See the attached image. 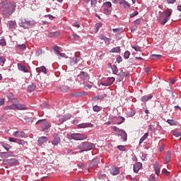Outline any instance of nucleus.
<instances>
[{
	"instance_id": "c03bdc74",
	"label": "nucleus",
	"mask_w": 181,
	"mask_h": 181,
	"mask_svg": "<svg viewBox=\"0 0 181 181\" xmlns=\"http://www.w3.org/2000/svg\"><path fill=\"white\" fill-rule=\"evenodd\" d=\"M139 14V13L137 11H134L133 13H131L130 15H129V16H130V18H134V16H138Z\"/></svg>"
},
{
	"instance_id": "e2e57ef3",
	"label": "nucleus",
	"mask_w": 181,
	"mask_h": 181,
	"mask_svg": "<svg viewBox=\"0 0 181 181\" xmlns=\"http://www.w3.org/2000/svg\"><path fill=\"white\" fill-rule=\"evenodd\" d=\"M117 63H121V62H122V57H118L117 58Z\"/></svg>"
},
{
	"instance_id": "a211bd4d",
	"label": "nucleus",
	"mask_w": 181,
	"mask_h": 181,
	"mask_svg": "<svg viewBox=\"0 0 181 181\" xmlns=\"http://www.w3.org/2000/svg\"><path fill=\"white\" fill-rule=\"evenodd\" d=\"M80 60V57H76L75 58H71L70 63L71 66H74V64H77V62Z\"/></svg>"
},
{
	"instance_id": "0e129e2a",
	"label": "nucleus",
	"mask_w": 181,
	"mask_h": 181,
	"mask_svg": "<svg viewBox=\"0 0 181 181\" xmlns=\"http://www.w3.org/2000/svg\"><path fill=\"white\" fill-rule=\"evenodd\" d=\"M163 172L165 176H168V175H169V172H168V170H166V169H164V170H163Z\"/></svg>"
},
{
	"instance_id": "13d9d810",
	"label": "nucleus",
	"mask_w": 181,
	"mask_h": 181,
	"mask_svg": "<svg viewBox=\"0 0 181 181\" xmlns=\"http://www.w3.org/2000/svg\"><path fill=\"white\" fill-rule=\"evenodd\" d=\"M175 136H181V133L180 132H175L173 133Z\"/></svg>"
},
{
	"instance_id": "5701e85b",
	"label": "nucleus",
	"mask_w": 181,
	"mask_h": 181,
	"mask_svg": "<svg viewBox=\"0 0 181 181\" xmlns=\"http://www.w3.org/2000/svg\"><path fill=\"white\" fill-rule=\"evenodd\" d=\"M125 121V118L122 117H119L116 122H114L116 125H120V124H122Z\"/></svg>"
},
{
	"instance_id": "9d476101",
	"label": "nucleus",
	"mask_w": 181,
	"mask_h": 181,
	"mask_svg": "<svg viewBox=\"0 0 181 181\" xmlns=\"http://www.w3.org/2000/svg\"><path fill=\"white\" fill-rule=\"evenodd\" d=\"M110 174L113 176H116V175H119V169L115 166H113L110 169Z\"/></svg>"
},
{
	"instance_id": "c756f323",
	"label": "nucleus",
	"mask_w": 181,
	"mask_h": 181,
	"mask_svg": "<svg viewBox=\"0 0 181 181\" xmlns=\"http://www.w3.org/2000/svg\"><path fill=\"white\" fill-rule=\"evenodd\" d=\"M111 69H112L113 74H117L118 68L117 67V65L114 64V65L111 66Z\"/></svg>"
},
{
	"instance_id": "ea45409f",
	"label": "nucleus",
	"mask_w": 181,
	"mask_h": 181,
	"mask_svg": "<svg viewBox=\"0 0 181 181\" xmlns=\"http://www.w3.org/2000/svg\"><path fill=\"white\" fill-rule=\"evenodd\" d=\"M132 49H134L136 52H141V47L139 45H135L132 47Z\"/></svg>"
},
{
	"instance_id": "4be33fe9",
	"label": "nucleus",
	"mask_w": 181,
	"mask_h": 181,
	"mask_svg": "<svg viewBox=\"0 0 181 181\" xmlns=\"http://www.w3.org/2000/svg\"><path fill=\"white\" fill-rule=\"evenodd\" d=\"M153 97V95H152L143 96L141 98V101H142V103H146V101L151 100V98H152Z\"/></svg>"
},
{
	"instance_id": "49530a36",
	"label": "nucleus",
	"mask_w": 181,
	"mask_h": 181,
	"mask_svg": "<svg viewBox=\"0 0 181 181\" xmlns=\"http://www.w3.org/2000/svg\"><path fill=\"white\" fill-rule=\"evenodd\" d=\"M93 110L95 111V112H98L100 111V107L95 105L93 106Z\"/></svg>"
},
{
	"instance_id": "37998d69",
	"label": "nucleus",
	"mask_w": 181,
	"mask_h": 181,
	"mask_svg": "<svg viewBox=\"0 0 181 181\" xmlns=\"http://www.w3.org/2000/svg\"><path fill=\"white\" fill-rule=\"evenodd\" d=\"M9 28L10 29H15V22L11 21L9 23Z\"/></svg>"
},
{
	"instance_id": "864d4df0",
	"label": "nucleus",
	"mask_w": 181,
	"mask_h": 181,
	"mask_svg": "<svg viewBox=\"0 0 181 181\" xmlns=\"http://www.w3.org/2000/svg\"><path fill=\"white\" fill-rule=\"evenodd\" d=\"M41 107L42 108H47V107H49V104L47 103H42Z\"/></svg>"
},
{
	"instance_id": "1a4fd4ad",
	"label": "nucleus",
	"mask_w": 181,
	"mask_h": 181,
	"mask_svg": "<svg viewBox=\"0 0 181 181\" xmlns=\"http://www.w3.org/2000/svg\"><path fill=\"white\" fill-rule=\"evenodd\" d=\"M78 128H93L94 125L91 123H81L77 125Z\"/></svg>"
},
{
	"instance_id": "680f3d73",
	"label": "nucleus",
	"mask_w": 181,
	"mask_h": 181,
	"mask_svg": "<svg viewBox=\"0 0 181 181\" xmlns=\"http://www.w3.org/2000/svg\"><path fill=\"white\" fill-rule=\"evenodd\" d=\"M106 38H107V37H105V35H100V40H104L105 41Z\"/></svg>"
},
{
	"instance_id": "aec40b11",
	"label": "nucleus",
	"mask_w": 181,
	"mask_h": 181,
	"mask_svg": "<svg viewBox=\"0 0 181 181\" xmlns=\"http://www.w3.org/2000/svg\"><path fill=\"white\" fill-rule=\"evenodd\" d=\"M48 36L49 37H58V36H60V32L56 31V32L49 33L48 34Z\"/></svg>"
},
{
	"instance_id": "e433bc0d",
	"label": "nucleus",
	"mask_w": 181,
	"mask_h": 181,
	"mask_svg": "<svg viewBox=\"0 0 181 181\" xmlns=\"http://www.w3.org/2000/svg\"><path fill=\"white\" fill-rule=\"evenodd\" d=\"M112 31L116 33H122L124 32V29L122 28H113Z\"/></svg>"
},
{
	"instance_id": "f3484780",
	"label": "nucleus",
	"mask_w": 181,
	"mask_h": 181,
	"mask_svg": "<svg viewBox=\"0 0 181 181\" xmlns=\"http://www.w3.org/2000/svg\"><path fill=\"white\" fill-rule=\"evenodd\" d=\"M154 170H155L156 175L157 176H159V175H160V170L159 168V163H155V164H154Z\"/></svg>"
},
{
	"instance_id": "4d7b16f0",
	"label": "nucleus",
	"mask_w": 181,
	"mask_h": 181,
	"mask_svg": "<svg viewBox=\"0 0 181 181\" xmlns=\"http://www.w3.org/2000/svg\"><path fill=\"white\" fill-rule=\"evenodd\" d=\"M167 122H168V124H170V125H175V121L172 119H168Z\"/></svg>"
},
{
	"instance_id": "c9c22d12",
	"label": "nucleus",
	"mask_w": 181,
	"mask_h": 181,
	"mask_svg": "<svg viewBox=\"0 0 181 181\" xmlns=\"http://www.w3.org/2000/svg\"><path fill=\"white\" fill-rule=\"evenodd\" d=\"M4 110L6 111H8V110H16L15 109V104H13V105H9V106L4 107Z\"/></svg>"
},
{
	"instance_id": "a18cd8bd",
	"label": "nucleus",
	"mask_w": 181,
	"mask_h": 181,
	"mask_svg": "<svg viewBox=\"0 0 181 181\" xmlns=\"http://www.w3.org/2000/svg\"><path fill=\"white\" fill-rule=\"evenodd\" d=\"M105 45L108 46L110 43H111V38L106 37L105 40H104Z\"/></svg>"
},
{
	"instance_id": "052dcab7",
	"label": "nucleus",
	"mask_w": 181,
	"mask_h": 181,
	"mask_svg": "<svg viewBox=\"0 0 181 181\" xmlns=\"http://www.w3.org/2000/svg\"><path fill=\"white\" fill-rule=\"evenodd\" d=\"M73 26H74V28H80V24L77 22H75L73 23Z\"/></svg>"
},
{
	"instance_id": "9b49d317",
	"label": "nucleus",
	"mask_w": 181,
	"mask_h": 181,
	"mask_svg": "<svg viewBox=\"0 0 181 181\" xmlns=\"http://www.w3.org/2000/svg\"><path fill=\"white\" fill-rule=\"evenodd\" d=\"M60 136H59V134H54V140L52 141V145H59L60 144Z\"/></svg>"
},
{
	"instance_id": "09e8293b",
	"label": "nucleus",
	"mask_w": 181,
	"mask_h": 181,
	"mask_svg": "<svg viewBox=\"0 0 181 181\" xmlns=\"http://www.w3.org/2000/svg\"><path fill=\"white\" fill-rule=\"evenodd\" d=\"M73 39H74V40H80V36H78L77 34H74Z\"/></svg>"
},
{
	"instance_id": "f8f14e48",
	"label": "nucleus",
	"mask_w": 181,
	"mask_h": 181,
	"mask_svg": "<svg viewBox=\"0 0 181 181\" xmlns=\"http://www.w3.org/2000/svg\"><path fill=\"white\" fill-rule=\"evenodd\" d=\"M142 168V163L137 162L134 165V172L135 173H138L139 172V170Z\"/></svg>"
},
{
	"instance_id": "20e7f679",
	"label": "nucleus",
	"mask_w": 181,
	"mask_h": 181,
	"mask_svg": "<svg viewBox=\"0 0 181 181\" xmlns=\"http://www.w3.org/2000/svg\"><path fill=\"white\" fill-rule=\"evenodd\" d=\"M67 138L68 139H74V141H84V139H87V136L80 133H75L67 134Z\"/></svg>"
},
{
	"instance_id": "dca6fc26",
	"label": "nucleus",
	"mask_w": 181,
	"mask_h": 181,
	"mask_svg": "<svg viewBox=\"0 0 181 181\" xmlns=\"http://www.w3.org/2000/svg\"><path fill=\"white\" fill-rule=\"evenodd\" d=\"M47 141V137L46 136H41L38 139V145L40 146L43 145Z\"/></svg>"
},
{
	"instance_id": "79ce46f5",
	"label": "nucleus",
	"mask_w": 181,
	"mask_h": 181,
	"mask_svg": "<svg viewBox=\"0 0 181 181\" xmlns=\"http://www.w3.org/2000/svg\"><path fill=\"white\" fill-rule=\"evenodd\" d=\"M148 129L151 132H155V125L151 124L148 126Z\"/></svg>"
},
{
	"instance_id": "603ef678",
	"label": "nucleus",
	"mask_w": 181,
	"mask_h": 181,
	"mask_svg": "<svg viewBox=\"0 0 181 181\" xmlns=\"http://www.w3.org/2000/svg\"><path fill=\"white\" fill-rule=\"evenodd\" d=\"M117 149H119V151H125V146H117Z\"/></svg>"
},
{
	"instance_id": "393cba45",
	"label": "nucleus",
	"mask_w": 181,
	"mask_h": 181,
	"mask_svg": "<svg viewBox=\"0 0 181 181\" xmlns=\"http://www.w3.org/2000/svg\"><path fill=\"white\" fill-rule=\"evenodd\" d=\"M107 97V95L95 96L93 98V101H98V100H103Z\"/></svg>"
},
{
	"instance_id": "69168bd1",
	"label": "nucleus",
	"mask_w": 181,
	"mask_h": 181,
	"mask_svg": "<svg viewBox=\"0 0 181 181\" xmlns=\"http://www.w3.org/2000/svg\"><path fill=\"white\" fill-rule=\"evenodd\" d=\"M54 52H56V53H57V54L59 52V47H57V46H55L54 47Z\"/></svg>"
},
{
	"instance_id": "412c9836",
	"label": "nucleus",
	"mask_w": 181,
	"mask_h": 181,
	"mask_svg": "<svg viewBox=\"0 0 181 181\" xmlns=\"http://www.w3.org/2000/svg\"><path fill=\"white\" fill-rule=\"evenodd\" d=\"M79 76L81 78H83V80H88V74L84 71H81L79 74Z\"/></svg>"
},
{
	"instance_id": "bf43d9fd",
	"label": "nucleus",
	"mask_w": 181,
	"mask_h": 181,
	"mask_svg": "<svg viewBox=\"0 0 181 181\" xmlns=\"http://www.w3.org/2000/svg\"><path fill=\"white\" fill-rule=\"evenodd\" d=\"M6 59L4 57H0V63L5 64Z\"/></svg>"
},
{
	"instance_id": "ddd939ff",
	"label": "nucleus",
	"mask_w": 181,
	"mask_h": 181,
	"mask_svg": "<svg viewBox=\"0 0 181 181\" xmlns=\"http://www.w3.org/2000/svg\"><path fill=\"white\" fill-rule=\"evenodd\" d=\"M18 69L20 71H23V73H29V70H28L25 65H22V64H18Z\"/></svg>"
},
{
	"instance_id": "7ed1b4c3",
	"label": "nucleus",
	"mask_w": 181,
	"mask_h": 181,
	"mask_svg": "<svg viewBox=\"0 0 181 181\" xmlns=\"http://www.w3.org/2000/svg\"><path fill=\"white\" fill-rule=\"evenodd\" d=\"M18 23L21 28H24V29H28V28H30V26H33V25H35V21L22 18L21 20H20Z\"/></svg>"
},
{
	"instance_id": "58836bf2",
	"label": "nucleus",
	"mask_w": 181,
	"mask_h": 181,
	"mask_svg": "<svg viewBox=\"0 0 181 181\" xmlns=\"http://www.w3.org/2000/svg\"><path fill=\"white\" fill-rule=\"evenodd\" d=\"M152 57L154 60H156L158 59H160V57H162V55L160 54H152Z\"/></svg>"
},
{
	"instance_id": "a878e982",
	"label": "nucleus",
	"mask_w": 181,
	"mask_h": 181,
	"mask_svg": "<svg viewBox=\"0 0 181 181\" xmlns=\"http://www.w3.org/2000/svg\"><path fill=\"white\" fill-rule=\"evenodd\" d=\"M28 90L29 91V93H32L33 91H35V90H36V85H29L28 86Z\"/></svg>"
},
{
	"instance_id": "473e14b6",
	"label": "nucleus",
	"mask_w": 181,
	"mask_h": 181,
	"mask_svg": "<svg viewBox=\"0 0 181 181\" xmlns=\"http://www.w3.org/2000/svg\"><path fill=\"white\" fill-rule=\"evenodd\" d=\"M62 119H64V122L67 121V119H70L71 118V115L67 114L62 117Z\"/></svg>"
},
{
	"instance_id": "3c124183",
	"label": "nucleus",
	"mask_w": 181,
	"mask_h": 181,
	"mask_svg": "<svg viewBox=\"0 0 181 181\" xmlns=\"http://www.w3.org/2000/svg\"><path fill=\"white\" fill-rule=\"evenodd\" d=\"M136 112L135 110H132L130 112H129V117H134V115H135Z\"/></svg>"
},
{
	"instance_id": "c85d7f7f",
	"label": "nucleus",
	"mask_w": 181,
	"mask_h": 181,
	"mask_svg": "<svg viewBox=\"0 0 181 181\" xmlns=\"http://www.w3.org/2000/svg\"><path fill=\"white\" fill-rule=\"evenodd\" d=\"M1 146H3V148H4V149H6V151H9V149L11 148V146H9V144H6L4 142H1Z\"/></svg>"
},
{
	"instance_id": "6e6d98bb",
	"label": "nucleus",
	"mask_w": 181,
	"mask_h": 181,
	"mask_svg": "<svg viewBox=\"0 0 181 181\" xmlns=\"http://www.w3.org/2000/svg\"><path fill=\"white\" fill-rule=\"evenodd\" d=\"M8 140H9L10 142H16V141H18V139H15L13 137H10L8 139Z\"/></svg>"
},
{
	"instance_id": "7c9ffc66",
	"label": "nucleus",
	"mask_w": 181,
	"mask_h": 181,
	"mask_svg": "<svg viewBox=\"0 0 181 181\" xmlns=\"http://www.w3.org/2000/svg\"><path fill=\"white\" fill-rule=\"evenodd\" d=\"M165 18H170V15H172V10L168 8L165 12Z\"/></svg>"
},
{
	"instance_id": "de8ad7c7",
	"label": "nucleus",
	"mask_w": 181,
	"mask_h": 181,
	"mask_svg": "<svg viewBox=\"0 0 181 181\" xmlns=\"http://www.w3.org/2000/svg\"><path fill=\"white\" fill-rule=\"evenodd\" d=\"M142 20L141 18L134 21V25H141Z\"/></svg>"
},
{
	"instance_id": "2eb2a0df",
	"label": "nucleus",
	"mask_w": 181,
	"mask_h": 181,
	"mask_svg": "<svg viewBox=\"0 0 181 181\" xmlns=\"http://www.w3.org/2000/svg\"><path fill=\"white\" fill-rule=\"evenodd\" d=\"M119 5H122V6L125 8V9H129V8H131V5H129V3H128V1H125V0H122L119 2Z\"/></svg>"
},
{
	"instance_id": "4c0bfd02",
	"label": "nucleus",
	"mask_w": 181,
	"mask_h": 181,
	"mask_svg": "<svg viewBox=\"0 0 181 181\" xmlns=\"http://www.w3.org/2000/svg\"><path fill=\"white\" fill-rule=\"evenodd\" d=\"M129 56H131V52L126 51L124 54V59H129Z\"/></svg>"
},
{
	"instance_id": "4468645a",
	"label": "nucleus",
	"mask_w": 181,
	"mask_h": 181,
	"mask_svg": "<svg viewBox=\"0 0 181 181\" xmlns=\"http://www.w3.org/2000/svg\"><path fill=\"white\" fill-rule=\"evenodd\" d=\"M13 136L16 138H25V132L17 131L14 132Z\"/></svg>"
},
{
	"instance_id": "f257e3e1",
	"label": "nucleus",
	"mask_w": 181,
	"mask_h": 181,
	"mask_svg": "<svg viewBox=\"0 0 181 181\" xmlns=\"http://www.w3.org/2000/svg\"><path fill=\"white\" fill-rule=\"evenodd\" d=\"M16 8V4L6 2L1 8V11H2L3 15H5L6 16H11V14L13 12H15Z\"/></svg>"
},
{
	"instance_id": "8fccbe9b",
	"label": "nucleus",
	"mask_w": 181,
	"mask_h": 181,
	"mask_svg": "<svg viewBox=\"0 0 181 181\" xmlns=\"http://www.w3.org/2000/svg\"><path fill=\"white\" fill-rule=\"evenodd\" d=\"M105 5L106 6V8H111L112 6V4L110 1H107Z\"/></svg>"
},
{
	"instance_id": "cd10ccee",
	"label": "nucleus",
	"mask_w": 181,
	"mask_h": 181,
	"mask_svg": "<svg viewBox=\"0 0 181 181\" xmlns=\"http://www.w3.org/2000/svg\"><path fill=\"white\" fill-rule=\"evenodd\" d=\"M170 151H168L166 155H165V162L166 163H169L170 162Z\"/></svg>"
},
{
	"instance_id": "0eeeda50",
	"label": "nucleus",
	"mask_w": 181,
	"mask_h": 181,
	"mask_svg": "<svg viewBox=\"0 0 181 181\" xmlns=\"http://www.w3.org/2000/svg\"><path fill=\"white\" fill-rule=\"evenodd\" d=\"M114 81H115V78L110 77L107 78V79L103 82H101V86H103L104 87H108L109 86H111L114 83Z\"/></svg>"
},
{
	"instance_id": "338daca9",
	"label": "nucleus",
	"mask_w": 181,
	"mask_h": 181,
	"mask_svg": "<svg viewBox=\"0 0 181 181\" xmlns=\"http://www.w3.org/2000/svg\"><path fill=\"white\" fill-rule=\"evenodd\" d=\"M62 90V91H68L69 88L67 86H63Z\"/></svg>"
},
{
	"instance_id": "f03ea898",
	"label": "nucleus",
	"mask_w": 181,
	"mask_h": 181,
	"mask_svg": "<svg viewBox=\"0 0 181 181\" xmlns=\"http://www.w3.org/2000/svg\"><path fill=\"white\" fill-rule=\"evenodd\" d=\"M94 148H95V146L93 143L85 141L80 144L78 146V149H80V151L78 152H76V153H83V152H88V151L94 149Z\"/></svg>"
},
{
	"instance_id": "a19ab883",
	"label": "nucleus",
	"mask_w": 181,
	"mask_h": 181,
	"mask_svg": "<svg viewBox=\"0 0 181 181\" xmlns=\"http://www.w3.org/2000/svg\"><path fill=\"white\" fill-rule=\"evenodd\" d=\"M18 47L21 50H25V49H26V45L25 44L18 45Z\"/></svg>"
},
{
	"instance_id": "5fc2aeb1",
	"label": "nucleus",
	"mask_w": 181,
	"mask_h": 181,
	"mask_svg": "<svg viewBox=\"0 0 181 181\" xmlns=\"http://www.w3.org/2000/svg\"><path fill=\"white\" fill-rule=\"evenodd\" d=\"M111 128H112V129H114V131H115V132H119V131H121V129H119L118 127H115V126H113V127H112Z\"/></svg>"
},
{
	"instance_id": "72a5a7b5",
	"label": "nucleus",
	"mask_w": 181,
	"mask_h": 181,
	"mask_svg": "<svg viewBox=\"0 0 181 181\" xmlns=\"http://www.w3.org/2000/svg\"><path fill=\"white\" fill-rule=\"evenodd\" d=\"M0 46L2 47L6 46V40L5 38L0 39Z\"/></svg>"
},
{
	"instance_id": "bb28decb",
	"label": "nucleus",
	"mask_w": 181,
	"mask_h": 181,
	"mask_svg": "<svg viewBox=\"0 0 181 181\" xmlns=\"http://www.w3.org/2000/svg\"><path fill=\"white\" fill-rule=\"evenodd\" d=\"M119 52H121L119 47H114L110 51V53H119Z\"/></svg>"
},
{
	"instance_id": "39448f33",
	"label": "nucleus",
	"mask_w": 181,
	"mask_h": 181,
	"mask_svg": "<svg viewBox=\"0 0 181 181\" xmlns=\"http://www.w3.org/2000/svg\"><path fill=\"white\" fill-rule=\"evenodd\" d=\"M36 124H40L42 127L43 132H49V128H50V124L46 122V119H40L38 120Z\"/></svg>"
},
{
	"instance_id": "774afa93",
	"label": "nucleus",
	"mask_w": 181,
	"mask_h": 181,
	"mask_svg": "<svg viewBox=\"0 0 181 181\" xmlns=\"http://www.w3.org/2000/svg\"><path fill=\"white\" fill-rule=\"evenodd\" d=\"M90 4L91 5H97V0H91Z\"/></svg>"
},
{
	"instance_id": "f704fd0d",
	"label": "nucleus",
	"mask_w": 181,
	"mask_h": 181,
	"mask_svg": "<svg viewBox=\"0 0 181 181\" xmlns=\"http://www.w3.org/2000/svg\"><path fill=\"white\" fill-rule=\"evenodd\" d=\"M40 71L44 73V74H47V69H46V66H42L40 68Z\"/></svg>"
},
{
	"instance_id": "6ab92c4d",
	"label": "nucleus",
	"mask_w": 181,
	"mask_h": 181,
	"mask_svg": "<svg viewBox=\"0 0 181 181\" xmlns=\"http://www.w3.org/2000/svg\"><path fill=\"white\" fill-rule=\"evenodd\" d=\"M16 110H26V106L22 104H14Z\"/></svg>"
},
{
	"instance_id": "2f4dec72",
	"label": "nucleus",
	"mask_w": 181,
	"mask_h": 181,
	"mask_svg": "<svg viewBox=\"0 0 181 181\" xmlns=\"http://www.w3.org/2000/svg\"><path fill=\"white\" fill-rule=\"evenodd\" d=\"M148 136H149V134L148 133L144 134V135L141 138L139 144H142V142H144V141H145V139H146Z\"/></svg>"
},
{
	"instance_id": "423d86ee",
	"label": "nucleus",
	"mask_w": 181,
	"mask_h": 181,
	"mask_svg": "<svg viewBox=\"0 0 181 181\" xmlns=\"http://www.w3.org/2000/svg\"><path fill=\"white\" fill-rule=\"evenodd\" d=\"M157 21L160 23V25H165V23L169 21V18L165 17L163 13H160L157 17Z\"/></svg>"
},
{
	"instance_id": "b1692460",
	"label": "nucleus",
	"mask_w": 181,
	"mask_h": 181,
	"mask_svg": "<svg viewBox=\"0 0 181 181\" xmlns=\"http://www.w3.org/2000/svg\"><path fill=\"white\" fill-rule=\"evenodd\" d=\"M9 165H11V166H13L15 165H18V160L16 158H11L8 160Z\"/></svg>"
},
{
	"instance_id": "6e6552de",
	"label": "nucleus",
	"mask_w": 181,
	"mask_h": 181,
	"mask_svg": "<svg viewBox=\"0 0 181 181\" xmlns=\"http://www.w3.org/2000/svg\"><path fill=\"white\" fill-rule=\"evenodd\" d=\"M118 135L122 137V139H123L124 142H126L128 136L127 135V132H125V131L122 129L119 130Z\"/></svg>"
}]
</instances>
